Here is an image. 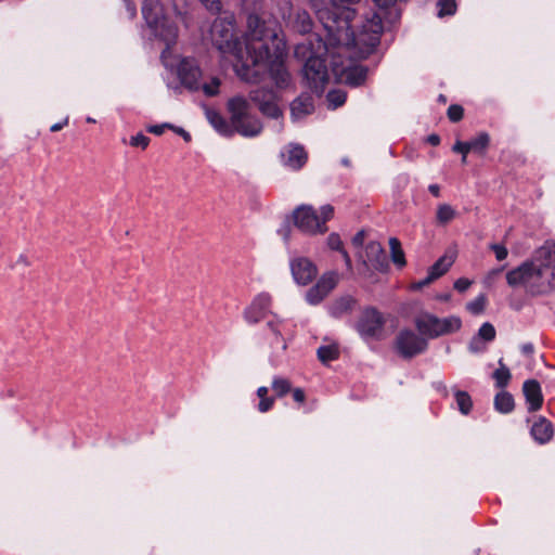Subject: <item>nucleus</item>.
<instances>
[{
  "label": "nucleus",
  "instance_id": "f257e3e1",
  "mask_svg": "<svg viewBox=\"0 0 555 555\" xmlns=\"http://www.w3.org/2000/svg\"><path fill=\"white\" fill-rule=\"evenodd\" d=\"M268 0H243L247 12V30L242 38L235 33L232 16L218 17L211 26V41L222 55L234 57V70L246 82H256L269 72L280 89L289 86L284 65L286 42L274 18L264 11Z\"/></svg>",
  "mask_w": 555,
  "mask_h": 555
},
{
  "label": "nucleus",
  "instance_id": "f03ea898",
  "mask_svg": "<svg viewBox=\"0 0 555 555\" xmlns=\"http://www.w3.org/2000/svg\"><path fill=\"white\" fill-rule=\"evenodd\" d=\"M142 15L152 34L166 44L162 52V62L166 69L175 74L179 80L176 85L168 80L167 86L175 91H180L183 87L189 91L197 92L203 72L194 59L180 57L171 53L170 46L178 38V28L169 22L164 4L159 0H144Z\"/></svg>",
  "mask_w": 555,
  "mask_h": 555
},
{
  "label": "nucleus",
  "instance_id": "7ed1b4c3",
  "mask_svg": "<svg viewBox=\"0 0 555 555\" xmlns=\"http://www.w3.org/2000/svg\"><path fill=\"white\" fill-rule=\"evenodd\" d=\"M383 33V17L378 13H373L362 24L361 31L350 35V41L345 44L341 42L332 43L331 47L337 48L333 51V61L331 62L332 73L336 81L351 87L361 86L367 76V68L357 64V60L366 59L378 46L380 34Z\"/></svg>",
  "mask_w": 555,
  "mask_h": 555
},
{
  "label": "nucleus",
  "instance_id": "20e7f679",
  "mask_svg": "<svg viewBox=\"0 0 555 555\" xmlns=\"http://www.w3.org/2000/svg\"><path fill=\"white\" fill-rule=\"evenodd\" d=\"M508 286L529 296H543L555 291V244L541 246L530 260L506 273Z\"/></svg>",
  "mask_w": 555,
  "mask_h": 555
},
{
  "label": "nucleus",
  "instance_id": "39448f33",
  "mask_svg": "<svg viewBox=\"0 0 555 555\" xmlns=\"http://www.w3.org/2000/svg\"><path fill=\"white\" fill-rule=\"evenodd\" d=\"M336 49L331 47L327 33H325V40L313 34L307 39V42L298 43L295 48V55L305 60L302 72L307 85L317 93L324 91L330 79L324 56L327 55L332 62L333 51Z\"/></svg>",
  "mask_w": 555,
  "mask_h": 555
},
{
  "label": "nucleus",
  "instance_id": "423d86ee",
  "mask_svg": "<svg viewBox=\"0 0 555 555\" xmlns=\"http://www.w3.org/2000/svg\"><path fill=\"white\" fill-rule=\"evenodd\" d=\"M359 1L360 0H309L332 43L345 40L344 42L346 44L350 41V35H354L353 31H350L351 21L356 15L351 5Z\"/></svg>",
  "mask_w": 555,
  "mask_h": 555
},
{
  "label": "nucleus",
  "instance_id": "0eeeda50",
  "mask_svg": "<svg viewBox=\"0 0 555 555\" xmlns=\"http://www.w3.org/2000/svg\"><path fill=\"white\" fill-rule=\"evenodd\" d=\"M231 126L215 111H207V119L210 125L222 135H231L233 130L245 138H255L262 132L261 120L251 114L250 104L243 95L229 99L227 104Z\"/></svg>",
  "mask_w": 555,
  "mask_h": 555
},
{
  "label": "nucleus",
  "instance_id": "6e6552de",
  "mask_svg": "<svg viewBox=\"0 0 555 555\" xmlns=\"http://www.w3.org/2000/svg\"><path fill=\"white\" fill-rule=\"evenodd\" d=\"M268 75L273 83L274 80L272 79L269 72H266L261 78L258 80L261 81L264 76ZM289 78L292 76L289 75ZM257 83V81L255 82ZM276 90L267 89V88H259L251 90L249 92V99L258 106V109L260 113L271 119L276 120V124L274 125V130L276 132H281L284 124H283V109L280 105L282 98L280 95V91H283V89L278 88L276 85H274ZM293 87V79H291V83L288 87L284 88V90H287Z\"/></svg>",
  "mask_w": 555,
  "mask_h": 555
},
{
  "label": "nucleus",
  "instance_id": "1a4fd4ad",
  "mask_svg": "<svg viewBox=\"0 0 555 555\" xmlns=\"http://www.w3.org/2000/svg\"><path fill=\"white\" fill-rule=\"evenodd\" d=\"M333 216L334 207L328 204L320 208V214L310 205H300L293 212L295 225L311 235L325 233L327 231L326 222Z\"/></svg>",
  "mask_w": 555,
  "mask_h": 555
},
{
  "label": "nucleus",
  "instance_id": "9d476101",
  "mask_svg": "<svg viewBox=\"0 0 555 555\" xmlns=\"http://www.w3.org/2000/svg\"><path fill=\"white\" fill-rule=\"evenodd\" d=\"M415 326L426 338H437L457 332L462 326V321L455 315L438 318L429 312H421L415 318Z\"/></svg>",
  "mask_w": 555,
  "mask_h": 555
},
{
  "label": "nucleus",
  "instance_id": "9b49d317",
  "mask_svg": "<svg viewBox=\"0 0 555 555\" xmlns=\"http://www.w3.org/2000/svg\"><path fill=\"white\" fill-rule=\"evenodd\" d=\"M396 348L403 358H412L426 350L427 340L423 335L411 330H403L396 338Z\"/></svg>",
  "mask_w": 555,
  "mask_h": 555
},
{
  "label": "nucleus",
  "instance_id": "f8f14e48",
  "mask_svg": "<svg viewBox=\"0 0 555 555\" xmlns=\"http://www.w3.org/2000/svg\"><path fill=\"white\" fill-rule=\"evenodd\" d=\"M271 296L268 293H260L254 297L251 302L243 312L244 320L248 324H257L271 315Z\"/></svg>",
  "mask_w": 555,
  "mask_h": 555
},
{
  "label": "nucleus",
  "instance_id": "ddd939ff",
  "mask_svg": "<svg viewBox=\"0 0 555 555\" xmlns=\"http://www.w3.org/2000/svg\"><path fill=\"white\" fill-rule=\"evenodd\" d=\"M383 325L382 314L374 308H367L362 312L357 328L362 337L369 338L377 336Z\"/></svg>",
  "mask_w": 555,
  "mask_h": 555
},
{
  "label": "nucleus",
  "instance_id": "4468645a",
  "mask_svg": "<svg viewBox=\"0 0 555 555\" xmlns=\"http://www.w3.org/2000/svg\"><path fill=\"white\" fill-rule=\"evenodd\" d=\"M292 275L297 284H309L318 273L314 263L306 257H295L291 259Z\"/></svg>",
  "mask_w": 555,
  "mask_h": 555
},
{
  "label": "nucleus",
  "instance_id": "2eb2a0df",
  "mask_svg": "<svg viewBox=\"0 0 555 555\" xmlns=\"http://www.w3.org/2000/svg\"><path fill=\"white\" fill-rule=\"evenodd\" d=\"M362 264L365 268L372 267L378 271H385L388 267L387 257L384 248L377 242H370L365 246V255L360 256Z\"/></svg>",
  "mask_w": 555,
  "mask_h": 555
},
{
  "label": "nucleus",
  "instance_id": "dca6fc26",
  "mask_svg": "<svg viewBox=\"0 0 555 555\" xmlns=\"http://www.w3.org/2000/svg\"><path fill=\"white\" fill-rule=\"evenodd\" d=\"M281 162L291 170H299L307 162V153L301 145L289 143L281 151Z\"/></svg>",
  "mask_w": 555,
  "mask_h": 555
},
{
  "label": "nucleus",
  "instance_id": "f3484780",
  "mask_svg": "<svg viewBox=\"0 0 555 555\" xmlns=\"http://www.w3.org/2000/svg\"><path fill=\"white\" fill-rule=\"evenodd\" d=\"M455 259V251H448L442 257H440L429 269L428 275L418 283V287H423L436 279L443 275L449 268L453 264Z\"/></svg>",
  "mask_w": 555,
  "mask_h": 555
},
{
  "label": "nucleus",
  "instance_id": "a211bd4d",
  "mask_svg": "<svg viewBox=\"0 0 555 555\" xmlns=\"http://www.w3.org/2000/svg\"><path fill=\"white\" fill-rule=\"evenodd\" d=\"M522 391L528 404V411H538L543 403V395L540 384L535 379H528L524 383Z\"/></svg>",
  "mask_w": 555,
  "mask_h": 555
},
{
  "label": "nucleus",
  "instance_id": "6ab92c4d",
  "mask_svg": "<svg viewBox=\"0 0 555 555\" xmlns=\"http://www.w3.org/2000/svg\"><path fill=\"white\" fill-rule=\"evenodd\" d=\"M314 109L311 95L302 93L291 103V117L294 122L302 120Z\"/></svg>",
  "mask_w": 555,
  "mask_h": 555
},
{
  "label": "nucleus",
  "instance_id": "aec40b11",
  "mask_svg": "<svg viewBox=\"0 0 555 555\" xmlns=\"http://www.w3.org/2000/svg\"><path fill=\"white\" fill-rule=\"evenodd\" d=\"M533 439L543 444L548 442L553 437L552 424L544 417H540L531 427Z\"/></svg>",
  "mask_w": 555,
  "mask_h": 555
},
{
  "label": "nucleus",
  "instance_id": "412c9836",
  "mask_svg": "<svg viewBox=\"0 0 555 555\" xmlns=\"http://www.w3.org/2000/svg\"><path fill=\"white\" fill-rule=\"evenodd\" d=\"M172 11L180 23L190 28L193 25V15L190 10V0H170Z\"/></svg>",
  "mask_w": 555,
  "mask_h": 555
},
{
  "label": "nucleus",
  "instance_id": "4be33fe9",
  "mask_svg": "<svg viewBox=\"0 0 555 555\" xmlns=\"http://www.w3.org/2000/svg\"><path fill=\"white\" fill-rule=\"evenodd\" d=\"M221 78L217 75H207L203 73V78L198 82L197 92H203L206 96H216L219 94Z\"/></svg>",
  "mask_w": 555,
  "mask_h": 555
},
{
  "label": "nucleus",
  "instance_id": "5701e85b",
  "mask_svg": "<svg viewBox=\"0 0 555 555\" xmlns=\"http://www.w3.org/2000/svg\"><path fill=\"white\" fill-rule=\"evenodd\" d=\"M515 402L513 396L505 391L501 390L494 397V409L502 414H508L514 410Z\"/></svg>",
  "mask_w": 555,
  "mask_h": 555
},
{
  "label": "nucleus",
  "instance_id": "b1692460",
  "mask_svg": "<svg viewBox=\"0 0 555 555\" xmlns=\"http://www.w3.org/2000/svg\"><path fill=\"white\" fill-rule=\"evenodd\" d=\"M353 304L351 296H343L330 306V313L336 318L341 317L352 308Z\"/></svg>",
  "mask_w": 555,
  "mask_h": 555
},
{
  "label": "nucleus",
  "instance_id": "393cba45",
  "mask_svg": "<svg viewBox=\"0 0 555 555\" xmlns=\"http://www.w3.org/2000/svg\"><path fill=\"white\" fill-rule=\"evenodd\" d=\"M492 378L494 379L496 388L503 389L508 385L512 374L509 369L503 363L502 359L499 360V367L492 373Z\"/></svg>",
  "mask_w": 555,
  "mask_h": 555
},
{
  "label": "nucleus",
  "instance_id": "a878e982",
  "mask_svg": "<svg viewBox=\"0 0 555 555\" xmlns=\"http://www.w3.org/2000/svg\"><path fill=\"white\" fill-rule=\"evenodd\" d=\"M453 395L457 410L463 414L467 415L473 409V400L468 392L464 390L453 389Z\"/></svg>",
  "mask_w": 555,
  "mask_h": 555
},
{
  "label": "nucleus",
  "instance_id": "bb28decb",
  "mask_svg": "<svg viewBox=\"0 0 555 555\" xmlns=\"http://www.w3.org/2000/svg\"><path fill=\"white\" fill-rule=\"evenodd\" d=\"M470 152L483 155L490 144V135L487 132L478 133L468 141Z\"/></svg>",
  "mask_w": 555,
  "mask_h": 555
},
{
  "label": "nucleus",
  "instance_id": "cd10ccee",
  "mask_svg": "<svg viewBox=\"0 0 555 555\" xmlns=\"http://www.w3.org/2000/svg\"><path fill=\"white\" fill-rule=\"evenodd\" d=\"M327 246L333 250L340 251L348 270L352 269L351 259L343 247V242L337 233H331L327 237Z\"/></svg>",
  "mask_w": 555,
  "mask_h": 555
},
{
  "label": "nucleus",
  "instance_id": "c85d7f7f",
  "mask_svg": "<svg viewBox=\"0 0 555 555\" xmlns=\"http://www.w3.org/2000/svg\"><path fill=\"white\" fill-rule=\"evenodd\" d=\"M338 282V274L334 271L323 274L318 281L317 285L322 289L323 295L326 297L328 293L336 286Z\"/></svg>",
  "mask_w": 555,
  "mask_h": 555
},
{
  "label": "nucleus",
  "instance_id": "c756f323",
  "mask_svg": "<svg viewBox=\"0 0 555 555\" xmlns=\"http://www.w3.org/2000/svg\"><path fill=\"white\" fill-rule=\"evenodd\" d=\"M338 282V274L334 271L323 274L318 281L317 285L322 289L323 295L326 297L328 293L336 286Z\"/></svg>",
  "mask_w": 555,
  "mask_h": 555
},
{
  "label": "nucleus",
  "instance_id": "7c9ffc66",
  "mask_svg": "<svg viewBox=\"0 0 555 555\" xmlns=\"http://www.w3.org/2000/svg\"><path fill=\"white\" fill-rule=\"evenodd\" d=\"M281 324L282 321L275 314H271V319L267 321L266 326L272 332L275 343L280 345L282 350H285L286 344L280 332Z\"/></svg>",
  "mask_w": 555,
  "mask_h": 555
},
{
  "label": "nucleus",
  "instance_id": "2f4dec72",
  "mask_svg": "<svg viewBox=\"0 0 555 555\" xmlns=\"http://www.w3.org/2000/svg\"><path fill=\"white\" fill-rule=\"evenodd\" d=\"M389 246H390L391 259H392L393 263L400 268L403 267L405 264V258H404V253L401 248V244H400L399 240L396 237H391L389 240Z\"/></svg>",
  "mask_w": 555,
  "mask_h": 555
},
{
  "label": "nucleus",
  "instance_id": "473e14b6",
  "mask_svg": "<svg viewBox=\"0 0 555 555\" xmlns=\"http://www.w3.org/2000/svg\"><path fill=\"white\" fill-rule=\"evenodd\" d=\"M437 16L443 18L446 16H452L457 10L455 0H438L437 1Z\"/></svg>",
  "mask_w": 555,
  "mask_h": 555
},
{
  "label": "nucleus",
  "instance_id": "72a5a7b5",
  "mask_svg": "<svg viewBox=\"0 0 555 555\" xmlns=\"http://www.w3.org/2000/svg\"><path fill=\"white\" fill-rule=\"evenodd\" d=\"M268 387L261 386L257 389V396L259 397L260 401L257 405V409L261 413H266L273 406L274 398L268 397Z\"/></svg>",
  "mask_w": 555,
  "mask_h": 555
},
{
  "label": "nucleus",
  "instance_id": "f704fd0d",
  "mask_svg": "<svg viewBox=\"0 0 555 555\" xmlns=\"http://www.w3.org/2000/svg\"><path fill=\"white\" fill-rule=\"evenodd\" d=\"M487 297L485 294L478 295L474 300L466 304V310L473 315H479L485 311Z\"/></svg>",
  "mask_w": 555,
  "mask_h": 555
},
{
  "label": "nucleus",
  "instance_id": "c9c22d12",
  "mask_svg": "<svg viewBox=\"0 0 555 555\" xmlns=\"http://www.w3.org/2000/svg\"><path fill=\"white\" fill-rule=\"evenodd\" d=\"M455 210L449 204H440L437 208V221L446 224L455 217Z\"/></svg>",
  "mask_w": 555,
  "mask_h": 555
},
{
  "label": "nucleus",
  "instance_id": "e433bc0d",
  "mask_svg": "<svg viewBox=\"0 0 555 555\" xmlns=\"http://www.w3.org/2000/svg\"><path fill=\"white\" fill-rule=\"evenodd\" d=\"M347 94L343 90H333L327 93L328 107L335 109L346 102Z\"/></svg>",
  "mask_w": 555,
  "mask_h": 555
},
{
  "label": "nucleus",
  "instance_id": "4c0bfd02",
  "mask_svg": "<svg viewBox=\"0 0 555 555\" xmlns=\"http://www.w3.org/2000/svg\"><path fill=\"white\" fill-rule=\"evenodd\" d=\"M292 388L291 382L286 378L275 376L272 380V389L279 397L286 395Z\"/></svg>",
  "mask_w": 555,
  "mask_h": 555
},
{
  "label": "nucleus",
  "instance_id": "58836bf2",
  "mask_svg": "<svg viewBox=\"0 0 555 555\" xmlns=\"http://www.w3.org/2000/svg\"><path fill=\"white\" fill-rule=\"evenodd\" d=\"M295 23L296 29L301 34H306L311 29L312 22L307 12H298Z\"/></svg>",
  "mask_w": 555,
  "mask_h": 555
},
{
  "label": "nucleus",
  "instance_id": "ea45409f",
  "mask_svg": "<svg viewBox=\"0 0 555 555\" xmlns=\"http://www.w3.org/2000/svg\"><path fill=\"white\" fill-rule=\"evenodd\" d=\"M476 336L490 343L495 338V328L491 323L486 322L480 326Z\"/></svg>",
  "mask_w": 555,
  "mask_h": 555
},
{
  "label": "nucleus",
  "instance_id": "a19ab883",
  "mask_svg": "<svg viewBox=\"0 0 555 555\" xmlns=\"http://www.w3.org/2000/svg\"><path fill=\"white\" fill-rule=\"evenodd\" d=\"M325 298V296L323 295L322 293V289L319 288V286L315 284L313 287H311L307 294H306V300L310 304V305H318L319 302H321L323 299Z\"/></svg>",
  "mask_w": 555,
  "mask_h": 555
},
{
  "label": "nucleus",
  "instance_id": "79ce46f5",
  "mask_svg": "<svg viewBox=\"0 0 555 555\" xmlns=\"http://www.w3.org/2000/svg\"><path fill=\"white\" fill-rule=\"evenodd\" d=\"M318 357L322 362H327L336 359L337 350L332 346H322L318 349Z\"/></svg>",
  "mask_w": 555,
  "mask_h": 555
},
{
  "label": "nucleus",
  "instance_id": "37998d69",
  "mask_svg": "<svg viewBox=\"0 0 555 555\" xmlns=\"http://www.w3.org/2000/svg\"><path fill=\"white\" fill-rule=\"evenodd\" d=\"M487 341L474 336L469 341L468 349L472 353H482L487 350Z\"/></svg>",
  "mask_w": 555,
  "mask_h": 555
},
{
  "label": "nucleus",
  "instance_id": "c03bdc74",
  "mask_svg": "<svg viewBox=\"0 0 555 555\" xmlns=\"http://www.w3.org/2000/svg\"><path fill=\"white\" fill-rule=\"evenodd\" d=\"M129 144L131 146L141 147L142 150H145L150 144V138L143 134L142 132H139L130 138Z\"/></svg>",
  "mask_w": 555,
  "mask_h": 555
},
{
  "label": "nucleus",
  "instance_id": "a18cd8bd",
  "mask_svg": "<svg viewBox=\"0 0 555 555\" xmlns=\"http://www.w3.org/2000/svg\"><path fill=\"white\" fill-rule=\"evenodd\" d=\"M489 248L494 253L498 261L505 260L508 255L507 248L502 244H490Z\"/></svg>",
  "mask_w": 555,
  "mask_h": 555
},
{
  "label": "nucleus",
  "instance_id": "49530a36",
  "mask_svg": "<svg viewBox=\"0 0 555 555\" xmlns=\"http://www.w3.org/2000/svg\"><path fill=\"white\" fill-rule=\"evenodd\" d=\"M463 114H464V109L462 106L460 105H451L449 106L448 108V117L451 121H459L463 118Z\"/></svg>",
  "mask_w": 555,
  "mask_h": 555
},
{
  "label": "nucleus",
  "instance_id": "de8ad7c7",
  "mask_svg": "<svg viewBox=\"0 0 555 555\" xmlns=\"http://www.w3.org/2000/svg\"><path fill=\"white\" fill-rule=\"evenodd\" d=\"M505 267H500V268H495V269H492L490 270L485 279H483V284L487 286V287H490L492 286V284L494 283V281L496 280V278L503 272Z\"/></svg>",
  "mask_w": 555,
  "mask_h": 555
},
{
  "label": "nucleus",
  "instance_id": "09e8293b",
  "mask_svg": "<svg viewBox=\"0 0 555 555\" xmlns=\"http://www.w3.org/2000/svg\"><path fill=\"white\" fill-rule=\"evenodd\" d=\"M169 128H172V124H169V122H164V124H160V125H152V126H149L146 128V130L150 132V133H153L155 135H160L164 133V131L166 129H169Z\"/></svg>",
  "mask_w": 555,
  "mask_h": 555
},
{
  "label": "nucleus",
  "instance_id": "8fccbe9b",
  "mask_svg": "<svg viewBox=\"0 0 555 555\" xmlns=\"http://www.w3.org/2000/svg\"><path fill=\"white\" fill-rule=\"evenodd\" d=\"M208 11L218 13L221 10L220 0H198Z\"/></svg>",
  "mask_w": 555,
  "mask_h": 555
},
{
  "label": "nucleus",
  "instance_id": "3c124183",
  "mask_svg": "<svg viewBox=\"0 0 555 555\" xmlns=\"http://www.w3.org/2000/svg\"><path fill=\"white\" fill-rule=\"evenodd\" d=\"M452 151L461 154H468L470 152L469 144L467 142L456 141L452 147Z\"/></svg>",
  "mask_w": 555,
  "mask_h": 555
},
{
  "label": "nucleus",
  "instance_id": "603ef678",
  "mask_svg": "<svg viewBox=\"0 0 555 555\" xmlns=\"http://www.w3.org/2000/svg\"><path fill=\"white\" fill-rule=\"evenodd\" d=\"M470 285L472 282L468 279L461 278L455 281L454 288L459 292H465Z\"/></svg>",
  "mask_w": 555,
  "mask_h": 555
},
{
  "label": "nucleus",
  "instance_id": "864d4df0",
  "mask_svg": "<svg viewBox=\"0 0 555 555\" xmlns=\"http://www.w3.org/2000/svg\"><path fill=\"white\" fill-rule=\"evenodd\" d=\"M169 129L172 130L178 135L182 137L185 142L191 141V134L183 128L172 125V128H169Z\"/></svg>",
  "mask_w": 555,
  "mask_h": 555
},
{
  "label": "nucleus",
  "instance_id": "5fc2aeb1",
  "mask_svg": "<svg viewBox=\"0 0 555 555\" xmlns=\"http://www.w3.org/2000/svg\"><path fill=\"white\" fill-rule=\"evenodd\" d=\"M124 2H125L126 10L129 14V17L133 18L137 14L135 4L133 2H131V0H124Z\"/></svg>",
  "mask_w": 555,
  "mask_h": 555
},
{
  "label": "nucleus",
  "instance_id": "6e6d98bb",
  "mask_svg": "<svg viewBox=\"0 0 555 555\" xmlns=\"http://www.w3.org/2000/svg\"><path fill=\"white\" fill-rule=\"evenodd\" d=\"M293 398L297 402H304L305 401V392L300 388H296L293 391Z\"/></svg>",
  "mask_w": 555,
  "mask_h": 555
},
{
  "label": "nucleus",
  "instance_id": "4d7b16f0",
  "mask_svg": "<svg viewBox=\"0 0 555 555\" xmlns=\"http://www.w3.org/2000/svg\"><path fill=\"white\" fill-rule=\"evenodd\" d=\"M520 350L524 354L530 356L533 353L534 347L531 343H526L521 345Z\"/></svg>",
  "mask_w": 555,
  "mask_h": 555
},
{
  "label": "nucleus",
  "instance_id": "13d9d810",
  "mask_svg": "<svg viewBox=\"0 0 555 555\" xmlns=\"http://www.w3.org/2000/svg\"><path fill=\"white\" fill-rule=\"evenodd\" d=\"M363 241H364V232L363 231L358 232L352 238V243L354 246H361L363 244Z\"/></svg>",
  "mask_w": 555,
  "mask_h": 555
},
{
  "label": "nucleus",
  "instance_id": "bf43d9fd",
  "mask_svg": "<svg viewBox=\"0 0 555 555\" xmlns=\"http://www.w3.org/2000/svg\"><path fill=\"white\" fill-rule=\"evenodd\" d=\"M68 124V117H66L63 121L61 122H56L54 125L51 126L50 130L52 132H56V131H60L61 129H63V127H65L66 125Z\"/></svg>",
  "mask_w": 555,
  "mask_h": 555
},
{
  "label": "nucleus",
  "instance_id": "052dcab7",
  "mask_svg": "<svg viewBox=\"0 0 555 555\" xmlns=\"http://www.w3.org/2000/svg\"><path fill=\"white\" fill-rule=\"evenodd\" d=\"M428 190H429V192H430L434 196L439 197V195H440V186H439L438 184H430V185L428 186Z\"/></svg>",
  "mask_w": 555,
  "mask_h": 555
},
{
  "label": "nucleus",
  "instance_id": "680f3d73",
  "mask_svg": "<svg viewBox=\"0 0 555 555\" xmlns=\"http://www.w3.org/2000/svg\"><path fill=\"white\" fill-rule=\"evenodd\" d=\"M389 9H390V11H389V16L384 15V18H388L389 21H391V22H392V21H395L396 18H398V16H399V12H398V10H396V9H393V10H392L391 8H389Z\"/></svg>",
  "mask_w": 555,
  "mask_h": 555
},
{
  "label": "nucleus",
  "instance_id": "e2e57ef3",
  "mask_svg": "<svg viewBox=\"0 0 555 555\" xmlns=\"http://www.w3.org/2000/svg\"><path fill=\"white\" fill-rule=\"evenodd\" d=\"M279 234L283 237L284 241H287L288 236H289V229H288V227H284V228L280 229L279 230Z\"/></svg>",
  "mask_w": 555,
  "mask_h": 555
},
{
  "label": "nucleus",
  "instance_id": "0e129e2a",
  "mask_svg": "<svg viewBox=\"0 0 555 555\" xmlns=\"http://www.w3.org/2000/svg\"><path fill=\"white\" fill-rule=\"evenodd\" d=\"M427 141L433 145H438L440 143V138L437 134H431L428 137Z\"/></svg>",
  "mask_w": 555,
  "mask_h": 555
},
{
  "label": "nucleus",
  "instance_id": "69168bd1",
  "mask_svg": "<svg viewBox=\"0 0 555 555\" xmlns=\"http://www.w3.org/2000/svg\"><path fill=\"white\" fill-rule=\"evenodd\" d=\"M17 263H21L23 266H28L29 264V261L26 257V255H20L18 258H17Z\"/></svg>",
  "mask_w": 555,
  "mask_h": 555
},
{
  "label": "nucleus",
  "instance_id": "338daca9",
  "mask_svg": "<svg viewBox=\"0 0 555 555\" xmlns=\"http://www.w3.org/2000/svg\"><path fill=\"white\" fill-rule=\"evenodd\" d=\"M437 298H438L439 300H444V301H447V300H449V299H450V295H449V294H446V295L438 296Z\"/></svg>",
  "mask_w": 555,
  "mask_h": 555
},
{
  "label": "nucleus",
  "instance_id": "774afa93",
  "mask_svg": "<svg viewBox=\"0 0 555 555\" xmlns=\"http://www.w3.org/2000/svg\"><path fill=\"white\" fill-rule=\"evenodd\" d=\"M87 122L94 124L95 119L92 117H87Z\"/></svg>",
  "mask_w": 555,
  "mask_h": 555
}]
</instances>
